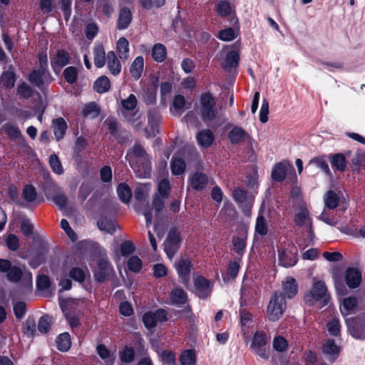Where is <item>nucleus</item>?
<instances>
[{"label": "nucleus", "instance_id": "1", "mask_svg": "<svg viewBox=\"0 0 365 365\" xmlns=\"http://www.w3.org/2000/svg\"><path fill=\"white\" fill-rule=\"evenodd\" d=\"M125 160L139 178H148L152 171L151 158L143 145L136 141L126 153Z\"/></svg>", "mask_w": 365, "mask_h": 365}, {"label": "nucleus", "instance_id": "2", "mask_svg": "<svg viewBox=\"0 0 365 365\" xmlns=\"http://www.w3.org/2000/svg\"><path fill=\"white\" fill-rule=\"evenodd\" d=\"M138 100L134 94H130L128 98L121 101L123 108L122 115L124 119L130 123L135 129H140L143 123L138 115Z\"/></svg>", "mask_w": 365, "mask_h": 365}, {"label": "nucleus", "instance_id": "3", "mask_svg": "<svg viewBox=\"0 0 365 365\" xmlns=\"http://www.w3.org/2000/svg\"><path fill=\"white\" fill-rule=\"evenodd\" d=\"M202 120L207 124L214 120L218 114L216 101L210 93L202 94L200 99Z\"/></svg>", "mask_w": 365, "mask_h": 365}, {"label": "nucleus", "instance_id": "4", "mask_svg": "<svg viewBox=\"0 0 365 365\" xmlns=\"http://www.w3.org/2000/svg\"><path fill=\"white\" fill-rule=\"evenodd\" d=\"M287 308L284 295L281 292H275L270 299L267 309L269 320L276 322L282 316Z\"/></svg>", "mask_w": 365, "mask_h": 365}, {"label": "nucleus", "instance_id": "5", "mask_svg": "<svg viewBox=\"0 0 365 365\" xmlns=\"http://www.w3.org/2000/svg\"><path fill=\"white\" fill-rule=\"evenodd\" d=\"M250 349L262 359L265 360L269 359L267 336L263 331H255L251 341Z\"/></svg>", "mask_w": 365, "mask_h": 365}, {"label": "nucleus", "instance_id": "6", "mask_svg": "<svg viewBox=\"0 0 365 365\" xmlns=\"http://www.w3.org/2000/svg\"><path fill=\"white\" fill-rule=\"evenodd\" d=\"M232 197L241 207L244 215L247 217H250L254 202V197L248 194V192L242 187H237L232 190Z\"/></svg>", "mask_w": 365, "mask_h": 365}, {"label": "nucleus", "instance_id": "7", "mask_svg": "<svg viewBox=\"0 0 365 365\" xmlns=\"http://www.w3.org/2000/svg\"><path fill=\"white\" fill-rule=\"evenodd\" d=\"M28 80L31 84L42 91L53 81V78L48 69L37 68L30 73Z\"/></svg>", "mask_w": 365, "mask_h": 365}, {"label": "nucleus", "instance_id": "8", "mask_svg": "<svg viewBox=\"0 0 365 365\" xmlns=\"http://www.w3.org/2000/svg\"><path fill=\"white\" fill-rule=\"evenodd\" d=\"M327 292V288L324 282L314 281L312 289L305 294L304 300L309 305H313L314 302L320 300L326 302L328 298Z\"/></svg>", "mask_w": 365, "mask_h": 365}, {"label": "nucleus", "instance_id": "9", "mask_svg": "<svg viewBox=\"0 0 365 365\" xmlns=\"http://www.w3.org/2000/svg\"><path fill=\"white\" fill-rule=\"evenodd\" d=\"M346 324L351 335L357 339H365V313L356 317L347 318Z\"/></svg>", "mask_w": 365, "mask_h": 365}, {"label": "nucleus", "instance_id": "10", "mask_svg": "<svg viewBox=\"0 0 365 365\" xmlns=\"http://www.w3.org/2000/svg\"><path fill=\"white\" fill-rule=\"evenodd\" d=\"M181 239L180 233L175 230H170L164 242V250L169 259H172L180 247Z\"/></svg>", "mask_w": 365, "mask_h": 365}, {"label": "nucleus", "instance_id": "11", "mask_svg": "<svg viewBox=\"0 0 365 365\" xmlns=\"http://www.w3.org/2000/svg\"><path fill=\"white\" fill-rule=\"evenodd\" d=\"M175 267L179 277V281L185 285H187L192 267L191 260L188 258H182L175 262Z\"/></svg>", "mask_w": 365, "mask_h": 365}, {"label": "nucleus", "instance_id": "12", "mask_svg": "<svg viewBox=\"0 0 365 365\" xmlns=\"http://www.w3.org/2000/svg\"><path fill=\"white\" fill-rule=\"evenodd\" d=\"M278 260L279 265L288 268L294 266L297 261V249L295 247L286 248L279 252Z\"/></svg>", "mask_w": 365, "mask_h": 365}, {"label": "nucleus", "instance_id": "13", "mask_svg": "<svg viewBox=\"0 0 365 365\" xmlns=\"http://www.w3.org/2000/svg\"><path fill=\"white\" fill-rule=\"evenodd\" d=\"M51 66L53 71L57 73L62 68L69 63V53L63 49H59L50 58Z\"/></svg>", "mask_w": 365, "mask_h": 365}, {"label": "nucleus", "instance_id": "14", "mask_svg": "<svg viewBox=\"0 0 365 365\" xmlns=\"http://www.w3.org/2000/svg\"><path fill=\"white\" fill-rule=\"evenodd\" d=\"M195 294L201 299H205L210 295L212 285L210 282L204 277L199 275L194 280Z\"/></svg>", "mask_w": 365, "mask_h": 365}, {"label": "nucleus", "instance_id": "15", "mask_svg": "<svg viewBox=\"0 0 365 365\" xmlns=\"http://www.w3.org/2000/svg\"><path fill=\"white\" fill-rule=\"evenodd\" d=\"M160 115L155 108L150 109L148 112V127L145 131L149 137H154L159 133Z\"/></svg>", "mask_w": 365, "mask_h": 365}, {"label": "nucleus", "instance_id": "16", "mask_svg": "<svg viewBox=\"0 0 365 365\" xmlns=\"http://www.w3.org/2000/svg\"><path fill=\"white\" fill-rule=\"evenodd\" d=\"M113 272V267L110 262L104 259L98 262V267L94 272L95 279L98 283L103 282Z\"/></svg>", "mask_w": 365, "mask_h": 365}, {"label": "nucleus", "instance_id": "17", "mask_svg": "<svg viewBox=\"0 0 365 365\" xmlns=\"http://www.w3.org/2000/svg\"><path fill=\"white\" fill-rule=\"evenodd\" d=\"M345 280L349 288H356L361 284V273L357 268L349 267L346 271Z\"/></svg>", "mask_w": 365, "mask_h": 365}, {"label": "nucleus", "instance_id": "18", "mask_svg": "<svg viewBox=\"0 0 365 365\" xmlns=\"http://www.w3.org/2000/svg\"><path fill=\"white\" fill-rule=\"evenodd\" d=\"M294 222L297 226L302 227L307 223L309 225V232L311 237L313 236L314 231L312 225V220L309 217V213L307 208L302 207L294 216Z\"/></svg>", "mask_w": 365, "mask_h": 365}, {"label": "nucleus", "instance_id": "19", "mask_svg": "<svg viewBox=\"0 0 365 365\" xmlns=\"http://www.w3.org/2000/svg\"><path fill=\"white\" fill-rule=\"evenodd\" d=\"M196 139L200 146L207 148L212 145L215 136L210 129H203L198 132Z\"/></svg>", "mask_w": 365, "mask_h": 365}, {"label": "nucleus", "instance_id": "20", "mask_svg": "<svg viewBox=\"0 0 365 365\" xmlns=\"http://www.w3.org/2000/svg\"><path fill=\"white\" fill-rule=\"evenodd\" d=\"M52 126L56 140L60 141L63 138L68 128L66 120L61 117L53 119Z\"/></svg>", "mask_w": 365, "mask_h": 365}, {"label": "nucleus", "instance_id": "21", "mask_svg": "<svg viewBox=\"0 0 365 365\" xmlns=\"http://www.w3.org/2000/svg\"><path fill=\"white\" fill-rule=\"evenodd\" d=\"M133 15L130 10L127 7L122 8L118 14L117 28L119 30L126 29L130 24Z\"/></svg>", "mask_w": 365, "mask_h": 365}, {"label": "nucleus", "instance_id": "22", "mask_svg": "<svg viewBox=\"0 0 365 365\" xmlns=\"http://www.w3.org/2000/svg\"><path fill=\"white\" fill-rule=\"evenodd\" d=\"M228 139L232 144H238L245 141L247 137V133L241 127L234 126L227 134Z\"/></svg>", "mask_w": 365, "mask_h": 365}, {"label": "nucleus", "instance_id": "23", "mask_svg": "<svg viewBox=\"0 0 365 365\" xmlns=\"http://www.w3.org/2000/svg\"><path fill=\"white\" fill-rule=\"evenodd\" d=\"M339 352V346L333 339H327L323 345V353L328 356L331 363H333Z\"/></svg>", "mask_w": 365, "mask_h": 365}, {"label": "nucleus", "instance_id": "24", "mask_svg": "<svg viewBox=\"0 0 365 365\" xmlns=\"http://www.w3.org/2000/svg\"><path fill=\"white\" fill-rule=\"evenodd\" d=\"M207 182V175L200 172L194 173L190 178V185L195 190H202L206 187Z\"/></svg>", "mask_w": 365, "mask_h": 365}, {"label": "nucleus", "instance_id": "25", "mask_svg": "<svg viewBox=\"0 0 365 365\" xmlns=\"http://www.w3.org/2000/svg\"><path fill=\"white\" fill-rule=\"evenodd\" d=\"M108 68L113 76H118L121 71V64L114 51H110L106 55Z\"/></svg>", "mask_w": 365, "mask_h": 365}, {"label": "nucleus", "instance_id": "26", "mask_svg": "<svg viewBox=\"0 0 365 365\" xmlns=\"http://www.w3.org/2000/svg\"><path fill=\"white\" fill-rule=\"evenodd\" d=\"M284 294L287 298H293L297 293L298 284L295 279L288 277L282 283Z\"/></svg>", "mask_w": 365, "mask_h": 365}, {"label": "nucleus", "instance_id": "27", "mask_svg": "<svg viewBox=\"0 0 365 365\" xmlns=\"http://www.w3.org/2000/svg\"><path fill=\"white\" fill-rule=\"evenodd\" d=\"M289 164L285 161L280 162L274 165L272 171V178L277 182L283 181L287 175V168Z\"/></svg>", "mask_w": 365, "mask_h": 365}, {"label": "nucleus", "instance_id": "28", "mask_svg": "<svg viewBox=\"0 0 365 365\" xmlns=\"http://www.w3.org/2000/svg\"><path fill=\"white\" fill-rule=\"evenodd\" d=\"M47 252V247L43 245H41L37 253L32 256V257L29 259V265L32 268L35 269L40 266L41 264H43L46 260V255Z\"/></svg>", "mask_w": 365, "mask_h": 365}, {"label": "nucleus", "instance_id": "29", "mask_svg": "<svg viewBox=\"0 0 365 365\" xmlns=\"http://www.w3.org/2000/svg\"><path fill=\"white\" fill-rule=\"evenodd\" d=\"M143 68L144 59L143 56H137L134 59L130 67V73L131 76L134 79L138 80L142 76Z\"/></svg>", "mask_w": 365, "mask_h": 365}, {"label": "nucleus", "instance_id": "30", "mask_svg": "<svg viewBox=\"0 0 365 365\" xmlns=\"http://www.w3.org/2000/svg\"><path fill=\"white\" fill-rule=\"evenodd\" d=\"M339 195L333 190H328L324 195L325 207L329 210L335 209L339 205Z\"/></svg>", "mask_w": 365, "mask_h": 365}, {"label": "nucleus", "instance_id": "31", "mask_svg": "<svg viewBox=\"0 0 365 365\" xmlns=\"http://www.w3.org/2000/svg\"><path fill=\"white\" fill-rule=\"evenodd\" d=\"M98 227L110 235L114 234L116 230L117 224L116 222L108 217H101L97 222Z\"/></svg>", "mask_w": 365, "mask_h": 365}, {"label": "nucleus", "instance_id": "32", "mask_svg": "<svg viewBox=\"0 0 365 365\" xmlns=\"http://www.w3.org/2000/svg\"><path fill=\"white\" fill-rule=\"evenodd\" d=\"M94 64L97 68H102L106 64V56L103 45H96L93 48Z\"/></svg>", "mask_w": 365, "mask_h": 365}, {"label": "nucleus", "instance_id": "33", "mask_svg": "<svg viewBox=\"0 0 365 365\" xmlns=\"http://www.w3.org/2000/svg\"><path fill=\"white\" fill-rule=\"evenodd\" d=\"M330 163L338 171L343 172L346 168V158L342 153L330 155Z\"/></svg>", "mask_w": 365, "mask_h": 365}, {"label": "nucleus", "instance_id": "34", "mask_svg": "<svg viewBox=\"0 0 365 365\" xmlns=\"http://www.w3.org/2000/svg\"><path fill=\"white\" fill-rule=\"evenodd\" d=\"M170 168L172 174L174 175H182L186 168V164L183 159L173 156L170 161Z\"/></svg>", "mask_w": 365, "mask_h": 365}, {"label": "nucleus", "instance_id": "35", "mask_svg": "<svg viewBox=\"0 0 365 365\" xmlns=\"http://www.w3.org/2000/svg\"><path fill=\"white\" fill-rule=\"evenodd\" d=\"M357 306V299L355 297L344 298L340 306V311L343 315H349Z\"/></svg>", "mask_w": 365, "mask_h": 365}, {"label": "nucleus", "instance_id": "36", "mask_svg": "<svg viewBox=\"0 0 365 365\" xmlns=\"http://www.w3.org/2000/svg\"><path fill=\"white\" fill-rule=\"evenodd\" d=\"M116 48L119 58L121 60H127L128 58L129 43L125 38L120 37L118 39L116 44Z\"/></svg>", "mask_w": 365, "mask_h": 365}, {"label": "nucleus", "instance_id": "37", "mask_svg": "<svg viewBox=\"0 0 365 365\" xmlns=\"http://www.w3.org/2000/svg\"><path fill=\"white\" fill-rule=\"evenodd\" d=\"M96 351L98 356L105 361L106 365H113L115 362V357L110 354L109 349L103 344H100L96 346Z\"/></svg>", "mask_w": 365, "mask_h": 365}, {"label": "nucleus", "instance_id": "38", "mask_svg": "<svg viewBox=\"0 0 365 365\" xmlns=\"http://www.w3.org/2000/svg\"><path fill=\"white\" fill-rule=\"evenodd\" d=\"M57 349L61 351H67L71 345L70 334L64 332L58 336L56 338Z\"/></svg>", "mask_w": 365, "mask_h": 365}, {"label": "nucleus", "instance_id": "39", "mask_svg": "<svg viewBox=\"0 0 365 365\" xmlns=\"http://www.w3.org/2000/svg\"><path fill=\"white\" fill-rule=\"evenodd\" d=\"M185 105V97L180 94L176 95L170 107V110L173 114L180 116L183 111Z\"/></svg>", "mask_w": 365, "mask_h": 365}, {"label": "nucleus", "instance_id": "40", "mask_svg": "<svg viewBox=\"0 0 365 365\" xmlns=\"http://www.w3.org/2000/svg\"><path fill=\"white\" fill-rule=\"evenodd\" d=\"M117 193L120 200L125 202L128 203L132 196V192L130 187L124 182L120 183L117 187Z\"/></svg>", "mask_w": 365, "mask_h": 365}, {"label": "nucleus", "instance_id": "41", "mask_svg": "<svg viewBox=\"0 0 365 365\" xmlns=\"http://www.w3.org/2000/svg\"><path fill=\"white\" fill-rule=\"evenodd\" d=\"M110 87V82L106 76L99 77L94 83V89L98 93L107 92Z\"/></svg>", "mask_w": 365, "mask_h": 365}, {"label": "nucleus", "instance_id": "42", "mask_svg": "<svg viewBox=\"0 0 365 365\" xmlns=\"http://www.w3.org/2000/svg\"><path fill=\"white\" fill-rule=\"evenodd\" d=\"M180 361L181 365H195L196 356L192 349L184 351L180 356Z\"/></svg>", "mask_w": 365, "mask_h": 365}, {"label": "nucleus", "instance_id": "43", "mask_svg": "<svg viewBox=\"0 0 365 365\" xmlns=\"http://www.w3.org/2000/svg\"><path fill=\"white\" fill-rule=\"evenodd\" d=\"M152 56L157 62H163L166 58V48L162 43H156L153 46Z\"/></svg>", "mask_w": 365, "mask_h": 365}, {"label": "nucleus", "instance_id": "44", "mask_svg": "<svg viewBox=\"0 0 365 365\" xmlns=\"http://www.w3.org/2000/svg\"><path fill=\"white\" fill-rule=\"evenodd\" d=\"M240 61V55L236 51H230L227 52L225 61V68H232L238 66Z\"/></svg>", "mask_w": 365, "mask_h": 365}, {"label": "nucleus", "instance_id": "45", "mask_svg": "<svg viewBox=\"0 0 365 365\" xmlns=\"http://www.w3.org/2000/svg\"><path fill=\"white\" fill-rule=\"evenodd\" d=\"M100 113V108L97 103L91 102L86 104L83 108V115L91 118H96Z\"/></svg>", "mask_w": 365, "mask_h": 365}, {"label": "nucleus", "instance_id": "46", "mask_svg": "<svg viewBox=\"0 0 365 365\" xmlns=\"http://www.w3.org/2000/svg\"><path fill=\"white\" fill-rule=\"evenodd\" d=\"M171 300L175 304H184L187 300L186 292L180 288H176L172 291Z\"/></svg>", "mask_w": 365, "mask_h": 365}, {"label": "nucleus", "instance_id": "47", "mask_svg": "<svg viewBox=\"0 0 365 365\" xmlns=\"http://www.w3.org/2000/svg\"><path fill=\"white\" fill-rule=\"evenodd\" d=\"M1 129L4 130L12 140H16L21 136L19 128L11 123L4 124Z\"/></svg>", "mask_w": 365, "mask_h": 365}, {"label": "nucleus", "instance_id": "48", "mask_svg": "<svg viewBox=\"0 0 365 365\" xmlns=\"http://www.w3.org/2000/svg\"><path fill=\"white\" fill-rule=\"evenodd\" d=\"M78 70L74 66H68L63 71L66 81L69 84H74L78 79Z\"/></svg>", "mask_w": 365, "mask_h": 365}, {"label": "nucleus", "instance_id": "49", "mask_svg": "<svg viewBox=\"0 0 365 365\" xmlns=\"http://www.w3.org/2000/svg\"><path fill=\"white\" fill-rule=\"evenodd\" d=\"M310 165H314L320 168L327 175L331 176V173L327 161L322 157L314 158L309 161Z\"/></svg>", "mask_w": 365, "mask_h": 365}, {"label": "nucleus", "instance_id": "50", "mask_svg": "<svg viewBox=\"0 0 365 365\" xmlns=\"http://www.w3.org/2000/svg\"><path fill=\"white\" fill-rule=\"evenodd\" d=\"M22 196L26 202L35 201L37 197L35 187L31 185H26L23 189Z\"/></svg>", "mask_w": 365, "mask_h": 365}, {"label": "nucleus", "instance_id": "51", "mask_svg": "<svg viewBox=\"0 0 365 365\" xmlns=\"http://www.w3.org/2000/svg\"><path fill=\"white\" fill-rule=\"evenodd\" d=\"M6 275L10 282L16 283L21 279L23 272L19 267L11 266Z\"/></svg>", "mask_w": 365, "mask_h": 365}, {"label": "nucleus", "instance_id": "52", "mask_svg": "<svg viewBox=\"0 0 365 365\" xmlns=\"http://www.w3.org/2000/svg\"><path fill=\"white\" fill-rule=\"evenodd\" d=\"M170 190V182L168 179L165 178L161 180L158 185V195L163 198H168Z\"/></svg>", "mask_w": 365, "mask_h": 365}, {"label": "nucleus", "instance_id": "53", "mask_svg": "<svg viewBox=\"0 0 365 365\" xmlns=\"http://www.w3.org/2000/svg\"><path fill=\"white\" fill-rule=\"evenodd\" d=\"M255 232L264 236L267 234V222L263 215H259L256 220Z\"/></svg>", "mask_w": 365, "mask_h": 365}, {"label": "nucleus", "instance_id": "54", "mask_svg": "<svg viewBox=\"0 0 365 365\" xmlns=\"http://www.w3.org/2000/svg\"><path fill=\"white\" fill-rule=\"evenodd\" d=\"M36 322L33 317H28L23 326V331L28 336H31L36 332Z\"/></svg>", "mask_w": 365, "mask_h": 365}, {"label": "nucleus", "instance_id": "55", "mask_svg": "<svg viewBox=\"0 0 365 365\" xmlns=\"http://www.w3.org/2000/svg\"><path fill=\"white\" fill-rule=\"evenodd\" d=\"M288 347L287 341L282 336H277L273 339V348L278 352L287 350Z\"/></svg>", "mask_w": 365, "mask_h": 365}, {"label": "nucleus", "instance_id": "56", "mask_svg": "<svg viewBox=\"0 0 365 365\" xmlns=\"http://www.w3.org/2000/svg\"><path fill=\"white\" fill-rule=\"evenodd\" d=\"M5 243L7 247L11 251H16L20 246L19 237L14 234H9L6 236Z\"/></svg>", "mask_w": 365, "mask_h": 365}, {"label": "nucleus", "instance_id": "57", "mask_svg": "<svg viewBox=\"0 0 365 365\" xmlns=\"http://www.w3.org/2000/svg\"><path fill=\"white\" fill-rule=\"evenodd\" d=\"M49 164L52 170L58 174L61 175L63 173V169L61 165V163L58 158V156L55 154H52L49 157Z\"/></svg>", "mask_w": 365, "mask_h": 365}, {"label": "nucleus", "instance_id": "58", "mask_svg": "<svg viewBox=\"0 0 365 365\" xmlns=\"http://www.w3.org/2000/svg\"><path fill=\"white\" fill-rule=\"evenodd\" d=\"M128 267L133 272H138L142 269L141 259L135 256H131L128 260Z\"/></svg>", "mask_w": 365, "mask_h": 365}, {"label": "nucleus", "instance_id": "59", "mask_svg": "<svg viewBox=\"0 0 365 365\" xmlns=\"http://www.w3.org/2000/svg\"><path fill=\"white\" fill-rule=\"evenodd\" d=\"M217 14L221 16H227L231 13L230 4L227 1H220L216 5Z\"/></svg>", "mask_w": 365, "mask_h": 365}, {"label": "nucleus", "instance_id": "60", "mask_svg": "<svg viewBox=\"0 0 365 365\" xmlns=\"http://www.w3.org/2000/svg\"><path fill=\"white\" fill-rule=\"evenodd\" d=\"M148 190L145 185H139L135 190V198L140 204L146 201Z\"/></svg>", "mask_w": 365, "mask_h": 365}, {"label": "nucleus", "instance_id": "61", "mask_svg": "<svg viewBox=\"0 0 365 365\" xmlns=\"http://www.w3.org/2000/svg\"><path fill=\"white\" fill-rule=\"evenodd\" d=\"M217 37L223 41H230L235 38V33L232 28L229 27L220 31Z\"/></svg>", "mask_w": 365, "mask_h": 365}, {"label": "nucleus", "instance_id": "62", "mask_svg": "<svg viewBox=\"0 0 365 365\" xmlns=\"http://www.w3.org/2000/svg\"><path fill=\"white\" fill-rule=\"evenodd\" d=\"M135 352L132 347H125L123 351L120 353V359L122 362L130 363L134 360Z\"/></svg>", "mask_w": 365, "mask_h": 365}, {"label": "nucleus", "instance_id": "63", "mask_svg": "<svg viewBox=\"0 0 365 365\" xmlns=\"http://www.w3.org/2000/svg\"><path fill=\"white\" fill-rule=\"evenodd\" d=\"M51 325V319L48 315L41 317L38 322V330L41 334L48 331Z\"/></svg>", "mask_w": 365, "mask_h": 365}, {"label": "nucleus", "instance_id": "64", "mask_svg": "<svg viewBox=\"0 0 365 365\" xmlns=\"http://www.w3.org/2000/svg\"><path fill=\"white\" fill-rule=\"evenodd\" d=\"M14 313L17 319H22L26 312V304L24 302H17L14 304Z\"/></svg>", "mask_w": 365, "mask_h": 365}]
</instances>
